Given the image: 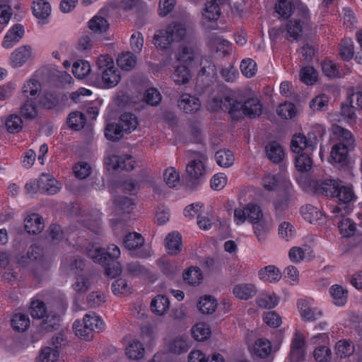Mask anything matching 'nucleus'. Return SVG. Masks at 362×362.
I'll return each mask as SVG.
<instances>
[{"label":"nucleus","mask_w":362,"mask_h":362,"mask_svg":"<svg viewBox=\"0 0 362 362\" xmlns=\"http://www.w3.org/2000/svg\"><path fill=\"white\" fill-rule=\"evenodd\" d=\"M86 253L94 262L98 263L104 267L105 275L107 277L112 279L121 274L122 267L117 261L121 252L116 245H110L106 250L102 248L98 243H89L86 247Z\"/></svg>","instance_id":"nucleus-1"},{"label":"nucleus","mask_w":362,"mask_h":362,"mask_svg":"<svg viewBox=\"0 0 362 362\" xmlns=\"http://www.w3.org/2000/svg\"><path fill=\"white\" fill-rule=\"evenodd\" d=\"M317 191L331 198H336L341 203L347 204L356 199L353 186L342 185L341 181L326 179L317 185Z\"/></svg>","instance_id":"nucleus-2"},{"label":"nucleus","mask_w":362,"mask_h":362,"mask_svg":"<svg viewBox=\"0 0 362 362\" xmlns=\"http://www.w3.org/2000/svg\"><path fill=\"white\" fill-rule=\"evenodd\" d=\"M211 105L215 111L227 113L231 122L243 119V101L240 100L234 93L214 96L211 99Z\"/></svg>","instance_id":"nucleus-3"},{"label":"nucleus","mask_w":362,"mask_h":362,"mask_svg":"<svg viewBox=\"0 0 362 362\" xmlns=\"http://www.w3.org/2000/svg\"><path fill=\"white\" fill-rule=\"evenodd\" d=\"M105 327L103 319L95 313L90 312L86 314L82 320H76L73 324L75 334L86 341L91 340L93 332H103Z\"/></svg>","instance_id":"nucleus-4"},{"label":"nucleus","mask_w":362,"mask_h":362,"mask_svg":"<svg viewBox=\"0 0 362 362\" xmlns=\"http://www.w3.org/2000/svg\"><path fill=\"white\" fill-rule=\"evenodd\" d=\"M97 72L100 76L101 84L105 88L116 86L121 80L120 71L115 66L114 60L108 54H101L96 62Z\"/></svg>","instance_id":"nucleus-5"},{"label":"nucleus","mask_w":362,"mask_h":362,"mask_svg":"<svg viewBox=\"0 0 362 362\" xmlns=\"http://www.w3.org/2000/svg\"><path fill=\"white\" fill-rule=\"evenodd\" d=\"M310 23L309 9L306 6H300L297 8L296 16L287 19L284 26V30L286 32V38L293 40H299L303 35L305 28Z\"/></svg>","instance_id":"nucleus-6"},{"label":"nucleus","mask_w":362,"mask_h":362,"mask_svg":"<svg viewBox=\"0 0 362 362\" xmlns=\"http://www.w3.org/2000/svg\"><path fill=\"white\" fill-rule=\"evenodd\" d=\"M40 105L46 110L62 112L69 107V97L66 93L58 90L45 91L40 98Z\"/></svg>","instance_id":"nucleus-7"},{"label":"nucleus","mask_w":362,"mask_h":362,"mask_svg":"<svg viewBox=\"0 0 362 362\" xmlns=\"http://www.w3.org/2000/svg\"><path fill=\"white\" fill-rule=\"evenodd\" d=\"M144 244V238L136 232L127 233L123 240L124 247L131 252V255L138 258L147 259L151 257V250L142 247Z\"/></svg>","instance_id":"nucleus-8"},{"label":"nucleus","mask_w":362,"mask_h":362,"mask_svg":"<svg viewBox=\"0 0 362 362\" xmlns=\"http://www.w3.org/2000/svg\"><path fill=\"white\" fill-rule=\"evenodd\" d=\"M262 217L261 207L257 204L249 203L243 208L238 207L234 210V221L237 225H241L246 221L251 223H256Z\"/></svg>","instance_id":"nucleus-9"},{"label":"nucleus","mask_w":362,"mask_h":362,"mask_svg":"<svg viewBox=\"0 0 362 362\" xmlns=\"http://www.w3.org/2000/svg\"><path fill=\"white\" fill-rule=\"evenodd\" d=\"M85 261L81 258L74 259L70 264V269L71 271L75 270L76 274V281L73 284V288L77 293H86L90 286L89 278L82 274L85 269Z\"/></svg>","instance_id":"nucleus-10"},{"label":"nucleus","mask_w":362,"mask_h":362,"mask_svg":"<svg viewBox=\"0 0 362 362\" xmlns=\"http://www.w3.org/2000/svg\"><path fill=\"white\" fill-rule=\"evenodd\" d=\"M107 165H111L114 170H132L135 167L134 158L129 154L112 155L109 156Z\"/></svg>","instance_id":"nucleus-11"},{"label":"nucleus","mask_w":362,"mask_h":362,"mask_svg":"<svg viewBox=\"0 0 362 362\" xmlns=\"http://www.w3.org/2000/svg\"><path fill=\"white\" fill-rule=\"evenodd\" d=\"M300 6L304 5L300 4L298 0H277L274 8L280 19L287 20Z\"/></svg>","instance_id":"nucleus-12"},{"label":"nucleus","mask_w":362,"mask_h":362,"mask_svg":"<svg viewBox=\"0 0 362 362\" xmlns=\"http://www.w3.org/2000/svg\"><path fill=\"white\" fill-rule=\"evenodd\" d=\"M263 112V105L257 97H250L243 101V119L245 117L255 119L259 117Z\"/></svg>","instance_id":"nucleus-13"},{"label":"nucleus","mask_w":362,"mask_h":362,"mask_svg":"<svg viewBox=\"0 0 362 362\" xmlns=\"http://www.w3.org/2000/svg\"><path fill=\"white\" fill-rule=\"evenodd\" d=\"M24 227L29 234H39L45 227L43 218L37 213L30 214L24 219Z\"/></svg>","instance_id":"nucleus-14"},{"label":"nucleus","mask_w":362,"mask_h":362,"mask_svg":"<svg viewBox=\"0 0 362 362\" xmlns=\"http://www.w3.org/2000/svg\"><path fill=\"white\" fill-rule=\"evenodd\" d=\"M24 27L19 23L13 25L6 33L2 42V46L6 49H10L17 44L23 37Z\"/></svg>","instance_id":"nucleus-15"},{"label":"nucleus","mask_w":362,"mask_h":362,"mask_svg":"<svg viewBox=\"0 0 362 362\" xmlns=\"http://www.w3.org/2000/svg\"><path fill=\"white\" fill-rule=\"evenodd\" d=\"M297 307L300 315L305 320L314 321L322 315L320 310L313 308L310 301L306 299H299L297 302Z\"/></svg>","instance_id":"nucleus-16"},{"label":"nucleus","mask_w":362,"mask_h":362,"mask_svg":"<svg viewBox=\"0 0 362 362\" xmlns=\"http://www.w3.org/2000/svg\"><path fill=\"white\" fill-rule=\"evenodd\" d=\"M32 57L31 47L28 45H24L16 49L11 54V64L14 68L22 66Z\"/></svg>","instance_id":"nucleus-17"},{"label":"nucleus","mask_w":362,"mask_h":362,"mask_svg":"<svg viewBox=\"0 0 362 362\" xmlns=\"http://www.w3.org/2000/svg\"><path fill=\"white\" fill-rule=\"evenodd\" d=\"M177 105L184 112L191 114L199 110L201 103L198 98L188 93H184L177 100Z\"/></svg>","instance_id":"nucleus-18"},{"label":"nucleus","mask_w":362,"mask_h":362,"mask_svg":"<svg viewBox=\"0 0 362 362\" xmlns=\"http://www.w3.org/2000/svg\"><path fill=\"white\" fill-rule=\"evenodd\" d=\"M190 341L186 335L178 336L170 339L167 344L169 352L180 355L188 351L190 348Z\"/></svg>","instance_id":"nucleus-19"},{"label":"nucleus","mask_w":362,"mask_h":362,"mask_svg":"<svg viewBox=\"0 0 362 362\" xmlns=\"http://www.w3.org/2000/svg\"><path fill=\"white\" fill-rule=\"evenodd\" d=\"M40 190L49 195L57 194L62 188V184L53 177L43 174L39 180Z\"/></svg>","instance_id":"nucleus-20"},{"label":"nucleus","mask_w":362,"mask_h":362,"mask_svg":"<svg viewBox=\"0 0 362 362\" xmlns=\"http://www.w3.org/2000/svg\"><path fill=\"white\" fill-rule=\"evenodd\" d=\"M225 1L226 0H206L202 12L203 17L210 22L218 20L221 15V6Z\"/></svg>","instance_id":"nucleus-21"},{"label":"nucleus","mask_w":362,"mask_h":362,"mask_svg":"<svg viewBox=\"0 0 362 362\" xmlns=\"http://www.w3.org/2000/svg\"><path fill=\"white\" fill-rule=\"evenodd\" d=\"M302 217L310 223H322L324 214L317 207L312 204H305L300 208Z\"/></svg>","instance_id":"nucleus-22"},{"label":"nucleus","mask_w":362,"mask_h":362,"mask_svg":"<svg viewBox=\"0 0 362 362\" xmlns=\"http://www.w3.org/2000/svg\"><path fill=\"white\" fill-rule=\"evenodd\" d=\"M316 143L309 141L303 134H294L291 141V149L296 153H303L307 148L313 151L315 148Z\"/></svg>","instance_id":"nucleus-23"},{"label":"nucleus","mask_w":362,"mask_h":362,"mask_svg":"<svg viewBox=\"0 0 362 362\" xmlns=\"http://www.w3.org/2000/svg\"><path fill=\"white\" fill-rule=\"evenodd\" d=\"M265 152L268 159L274 163H281L284 158V149L276 141H270L266 145Z\"/></svg>","instance_id":"nucleus-24"},{"label":"nucleus","mask_w":362,"mask_h":362,"mask_svg":"<svg viewBox=\"0 0 362 362\" xmlns=\"http://www.w3.org/2000/svg\"><path fill=\"white\" fill-rule=\"evenodd\" d=\"M234 296L240 300H249L257 293L256 286L252 284H239L233 289Z\"/></svg>","instance_id":"nucleus-25"},{"label":"nucleus","mask_w":362,"mask_h":362,"mask_svg":"<svg viewBox=\"0 0 362 362\" xmlns=\"http://www.w3.org/2000/svg\"><path fill=\"white\" fill-rule=\"evenodd\" d=\"M114 208L117 214H129L135 206L133 199L127 197L118 196L113 200Z\"/></svg>","instance_id":"nucleus-26"},{"label":"nucleus","mask_w":362,"mask_h":362,"mask_svg":"<svg viewBox=\"0 0 362 362\" xmlns=\"http://www.w3.org/2000/svg\"><path fill=\"white\" fill-rule=\"evenodd\" d=\"M33 15L39 20H45L51 14V5L47 0H35L32 4Z\"/></svg>","instance_id":"nucleus-27"},{"label":"nucleus","mask_w":362,"mask_h":362,"mask_svg":"<svg viewBox=\"0 0 362 362\" xmlns=\"http://www.w3.org/2000/svg\"><path fill=\"white\" fill-rule=\"evenodd\" d=\"M165 246L170 255H177L181 251L182 237L178 232L169 233L165 239Z\"/></svg>","instance_id":"nucleus-28"},{"label":"nucleus","mask_w":362,"mask_h":362,"mask_svg":"<svg viewBox=\"0 0 362 362\" xmlns=\"http://www.w3.org/2000/svg\"><path fill=\"white\" fill-rule=\"evenodd\" d=\"M182 277L187 284L197 286L203 280V274L198 267L191 266L183 272Z\"/></svg>","instance_id":"nucleus-29"},{"label":"nucleus","mask_w":362,"mask_h":362,"mask_svg":"<svg viewBox=\"0 0 362 362\" xmlns=\"http://www.w3.org/2000/svg\"><path fill=\"white\" fill-rule=\"evenodd\" d=\"M145 348L144 344L137 339L131 341L126 347L125 354L132 360H139L144 356Z\"/></svg>","instance_id":"nucleus-30"},{"label":"nucleus","mask_w":362,"mask_h":362,"mask_svg":"<svg viewBox=\"0 0 362 362\" xmlns=\"http://www.w3.org/2000/svg\"><path fill=\"white\" fill-rule=\"evenodd\" d=\"M44 257V248L37 243L31 245L28 249L25 256H22L20 259V263H27L30 262H38L42 260Z\"/></svg>","instance_id":"nucleus-31"},{"label":"nucleus","mask_w":362,"mask_h":362,"mask_svg":"<svg viewBox=\"0 0 362 362\" xmlns=\"http://www.w3.org/2000/svg\"><path fill=\"white\" fill-rule=\"evenodd\" d=\"M259 277L261 280L269 283H274L280 280L281 273L279 269L274 266L269 265L261 269L258 273Z\"/></svg>","instance_id":"nucleus-32"},{"label":"nucleus","mask_w":362,"mask_h":362,"mask_svg":"<svg viewBox=\"0 0 362 362\" xmlns=\"http://www.w3.org/2000/svg\"><path fill=\"white\" fill-rule=\"evenodd\" d=\"M171 35L167 29L157 30L153 36V43L160 50L169 49L172 44Z\"/></svg>","instance_id":"nucleus-33"},{"label":"nucleus","mask_w":362,"mask_h":362,"mask_svg":"<svg viewBox=\"0 0 362 362\" xmlns=\"http://www.w3.org/2000/svg\"><path fill=\"white\" fill-rule=\"evenodd\" d=\"M257 305L262 309H272L275 308L279 302V297L275 293H260L256 298Z\"/></svg>","instance_id":"nucleus-34"},{"label":"nucleus","mask_w":362,"mask_h":362,"mask_svg":"<svg viewBox=\"0 0 362 362\" xmlns=\"http://www.w3.org/2000/svg\"><path fill=\"white\" fill-rule=\"evenodd\" d=\"M349 150L350 148L342 145V144H335L332 146L330 153L332 160L336 163L346 164Z\"/></svg>","instance_id":"nucleus-35"},{"label":"nucleus","mask_w":362,"mask_h":362,"mask_svg":"<svg viewBox=\"0 0 362 362\" xmlns=\"http://www.w3.org/2000/svg\"><path fill=\"white\" fill-rule=\"evenodd\" d=\"M170 307V300L165 296L158 295L151 303V309L153 313L162 315L166 313Z\"/></svg>","instance_id":"nucleus-36"},{"label":"nucleus","mask_w":362,"mask_h":362,"mask_svg":"<svg viewBox=\"0 0 362 362\" xmlns=\"http://www.w3.org/2000/svg\"><path fill=\"white\" fill-rule=\"evenodd\" d=\"M188 176L198 182V180L204 174L205 166L199 160H191L186 167Z\"/></svg>","instance_id":"nucleus-37"},{"label":"nucleus","mask_w":362,"mask_h":362,"mask_svg":"<svg viewBox=\"0 0 362 362\" xmlns=\"http://www.w3.org/2000/svg\"><path fill=\"white\" fill-rule=\"evenodd\" d=\"M272 352V343L269 340L261 338L257 339L253 346V354L256 356L265 358Z\"/></svg>","instance_id":"nucleus-38"},{"label":"nucleus","mask_w":362,"mask_h":362,"mask_svg":"<svg viewBox=\"0 0 362 362\" xmlns=\"http://www.w3.org/2000/svg\"><path fill=\"white\" fill-rule=\"evenodd\" d=\"M329 292L333 299V303L337 306H344L347 301V291L338 284L332 285Z\"/></svg>","instance_id":"nucleus-39"},{"label":"nucleus","mask_w":362,"mask_h":362,"mask_svg":"<svg viewBox=\"0 0 362 362\" xmlns=\"http://www.w3.org/2000/svg\"><path fill=\"white\" fill-rule=\"evenodd\" d=\"M336 354L341 358H355L356 355H354V346L352 343L347 340H340L336 344Z\"/></svg>","instance_id":"nucleus-40"},{"label":"nucleus","mask_w":362,"mask_h":362,"mask_svg":"<svg viewBox=\"0 0 362 362\" xmlns=\"http://www.w3.org/2000/svg\"><path fill=\"white\" fill-rule=\"evenodd\" d=\"M321 68L323 74L330 79L340 78L344 75L339 65L332 60H324L321 64Z\"/></svg>","instance_id":"nucleus-41"},{"label":"nucleus","mask_w":362,"mask_h":362,"mask_svg":"<svg viewBox=\"0 0 362 362\" xmlns=\"http://www.w3.org/2000/svg\"><path fill=\"white\" fill-rule=\"evenodd\" d=\"M90 72V65L86 60L78 59L72 66V73L77 78L83 79L88 76Z\"/></svg>","instance_id":"nucleus-42"},{"label":"nucleus","mask_w":362,"mask_h":362,"mask_svg":"<svg viewBox=\"0 0 362 362\" xmlns=\"http://www.w3.org/2000/svg\"><path fill=\"white\" fill-rule=\"evenodd\" d=\"M215 160L216 163L222 168L231 166L235 160L233 152L228 149H221L216 152Z\"/></svg>","instance_id":"nucleus-43"},{"label":"nucleus","mask_w":362,"mask_h":362,"mask_svg":"<svg viewBox=\"0 0 362 362\" xmlns=\"http://www.w3.org/2000/svg\"><path fill=\"white\" fill-rule=\"evenodd\" d=\"M124 133H126V132L123 130L122 127L119 122L110 123L107 124L105 129V136L106 139L112 141L120 140L123 137Z\"/></svg>","instance_id":"nucleus-44"},{"label":"nucleus","mask_w":362,"mask_h":362,"mask_svg":"<svg viewBox=\"0 0 362 362\" xmlns=\"http://www.w3.org/2000/svg\"><path fill=\"white\" fill-rule=\"evenodd\" d=\"M126 134L131 133L138 126V119L135 115L131 112L123 113L118 121Z\"/></svg>","instance_id":"nucleus-45"},{"label":"nucleus","mask_w":362,"mask_h":362,"mask_svg":"<svg viewBox=\"0 0 362 362\" xmlns=\"http://www.w3.org/2000/svg\"><path fill=\"white\" fill-rule=\"evenodd\" d=\"M211 333L209 325L205 322H198L192 329L193 338L199 341L207 339L210 337Z\"/></svg>","instance_id":"nucleus-46"},{"label":"nucleus","mask_w":362,"mask_h":362,"mask_svg":"<svg viewBox=\"0 0 362 362\" xmlns=\"http://www.w3.org/2000/svg\"><path fill=\"white\" fill-rule=\"evenodd\" d=\"M30 314L33 318L43 319L47 321L48 316L47 315V307L43 300H33L30 308Z\"/></svg>","instance_id":"nucleus-47"},{"label":"nucleus","mask_w":362,"mask_h":362,"mask_svg":"<svg viewBox=\"0 0 362 362\" xmlns=\"http://www.w3.org/2000/svg\"><path fill=\"white\" fill-rule=\"evenodd\" d=\"M197 307L202 313L211 314L217 308V301L211 296H204L200 298Z\"/></svg>","instance_id":"nucleus-48"},{"label":"nucleus","mask_w":362,"mask_h":362,"mask_svg":"<svg viewBox=\"0 0 362 362\" xmlns=\"http://www.w3.org/2000/svg\"><path fill=\"white\" fill-rule=\"evenodd\" d=\"M172 78L176 84H185L191 78L190 71L187 65H178L175 69Z\"/></svg>","instance_id":"nucleus-49"},{"label":"nucleus","mask_w":362,"mask_h":362,"mask_svg":"<svg viewBox=\"0 0 362 362\" xmlns=\"http://www.w3.org/2000/svg\"><path fill=\"white\" fill-rule=\"evenodd\" d=\"M295 157V167L298 171L301 173L308 172L313 166V160L306 153H297Z\"/></svg>","instance_id":"nucleus-50"},{"label":"nucleus","mask_w":362,"mask_h":362,"mask_svg":"<svg viewBox=\"0 0 362 362\" xmlns=\"http://www.w3.org/2000/svg\"><path fill=\"white\" fill-rule=\"evenodd\" d=\"M66 122L71 129L80 130L83 128L86 122V117L82 112L75 111L69 115Z\"/></svg>","instance_id":"nucleus-51"},{"label":"nucleus","mask_w":362,"mask_h":362,"mask_svg":"<svg viewBox=\"0 0 362 362\" xmlns=\"http://www.w3.org/2000/svg\"><path fill=\"white\" fill-rule=\"evenodd\" d=\"M117 65L123 70L130 71L136 65V57L132 52H124L119 55L117 59Z\"/></svg>","instance_id":"nucleus-52"},{"label":"nucleus","mask_w":362,"mask_h":362,"mask_svg":"<svg viewBox=\"0 0 362 362\" xmlns=\"http://www.w3.org/2000/svg\"><path fill=\"white\" fill-rule=\"evenodd\" d=\"M88 27L93 33L102 34L107 30L109 23L105 18L95 16L89 21Z\"/></svg>","instance_id":"nucleus-53"},{"label":"nucleus","mask_w":362,"mask_h":362,"mask_svg":"<svg viewBox=\"0 0 362 362\" xmlns=\"http://www.w3.org/2000/svg\"><path fill=\"white\" fill-rule=\"evenodd\" d=\"M21 115L25 119H33L37 115V109L35 102L32 99H28L21 105Z\"/></svg>","instance_id":"nucleus-54"},{"label":"nucleus","mask_w":362,"mask_h":362,"mask_svg":"<svg viewBox=\"0 0 362 362\" xmlns=\"http://www.w3.org/2000/svg\"><path fill=\"white\" fill-rule=\"evenodd\" d=\"M11 325L14 330L23 332L30 326V319L25 314L16 313L11 320Z\"/></svg>","instance_id":"nucleus-55"},{"label":"nucleus","mask_w":362,"mask_h":362,"mask_svg":"<svg viewBox=\"0 0 362 362\" xmlns=\"http://www.w3.org/2000/svg\"><path fill=\"white\" fill-rule=\"evenodd\" d=\"M354 54V45L351 39H344L339 45V56L344 61H349Z\"/></svg>","instance_id":"nucleus-56"},{"label":"nucleus","mask_w":362,"mask_h":362,"mask_svg":"<svg viewBox=\"0 0 362 362\" xmlns=\"http://www.w3.org/2000/svg\"><path fill=\"white\" fill-rule=\"evenodd\" d=\"M161 100V94L156 88L146 89L143 95V100L150 106H158Z\"/></svg>","instance_id":"nucleus-57"},{"label":"nucleus","mask_w":362,"mask_h":362,"mask_svg":"<svg viewBox=\"0 0 362 362\" xmlns=\"http://www.w3.org/2000/svg\"><path fill=\"white\" fill-rule=\"evenodd\" d=\"M42 89L41 83L38 80L30 78L25 81L22 88V92L26 97L32 96L35 97Z\"/></svg>","instance_id":"nucleus-58"},{"label":"nucleus","mask_w":362,"mask_h":362,"mask_svg":"<svg viewBox=\"0 0 362 362\" xmlns=\"http://www.w3.org/2000/svg\"><path fill=\"white\" fill-rule=\"evenodd\" d=\"M276 113L281 118L291 119L296 115V108L293 103L285 102L277 107Z\"/></svg>","instance_id":"nucleus-59"},{"label":"nucleus","mask_w":362,"mask_h":362,"mask_svg":"<svg viewBox=\"0 0 362 362\" xmlns=\"http://www.w3.org/2000/svg\"><path fill=\"white\" fill-rule=\"evenodd\" d=\"M156 264L161 272L168 277L173 278L177 272V267L166 258H159Z\"/></svg>","instance_id":"nucleus-60"},{"label":"nucleus","mask_w":362,"mask_h":362,"mask_svg":"<svg viewBox=\"0 0 362 362\" xmlns=\"http://www.w3.org/2000/svg\"><path fill=\"white\" fill-rule=\"evenodd\" d=\"M282 177L279 174H265L262 177V186L267 191H276Z\"/></svg>","instance_id":"nucleus-61"},{"label":"nucleus","mask_w":362,"mask_h":362,"mask_svg":"<svg viewBox=\"0 0 362 362\" xmlns=\"http://www.w3.org/2000/svg\"><path fill=\"white\" fill-rule=\"evenodd\" d=\"M5 125L9 133L15 134L21 131L23 121L20 116L16 114H12L6 118Z\"/></svg>","instance_id":"nucleus-62"},{"label":"nucleus","mask_w":362,"mask_h":362,"mask_svg":"<svg viewBox=\"0 0 362 362\" xmlns=\"http://www.w3.org/2000/svg\"><path fill=\"white\" fill-rule=\"evenodd\" d=\"M166 29L170 33V35H171V38H173L172 42L181 41L186 35V28L185 25L181 23H175L170 24Z\"/></svg>","instance_id":"nucleus-63"},{"label":"nucleus","mask_w":362,"mask_h":362,"mask_svg":"<svg viewBox=\"0 0 362 362\" xmlns=\"http://www.w3.org/2000/svg\"><path fill=\"white\" fill-rule=\"evenodd\" d=\"M313 357L317 362H329L332 358L331 349L325 345L318 346L313 351Z\"/></svg>","instance_id":"nucleus-64"}]
</instances>
